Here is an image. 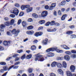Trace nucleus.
Listing matches in <instances>:
<instances>
[{"label":"nucleus","mask_w":76,"mask_h":76,"mask_svg":"<svg viewBox=\"0 0 76 76\" xmlns=\"http://www.w3.org/2000/svg\"><path fill=\"white\" fill-rule=\"evenodd\" d=\"M11 12L12 13L14 14H10V16L11 18H15V15L16 16H18V15L19 13V10H18L16 8H13V10H12Z\"/></svg>","instance_id":"obj_1"},{"label":"nucleus","mask_w":76,"mask_h":76,"mask_svg":"<svg viewBox=\"0 0 76 76\" xmlns=\"http://www.w3.org/2000/svg\"><path fill=\"white\" fill-rule=\"evenodd\" d=\"M36 56V58H35V61H43L45 59L44 58V57H42V56L41 55H39V54L35 55Z\"/></svg>","instance_id":"obj_2"},{"label":"nucleus","mask_w":76,"mask_h":76,"mask_svg":"<svg viewBox=\"0 0 76 76\" xmlns=\"http://www.w3.org/2000/svg\"><path fill=\"white\" fill-rule=\"evenodd\" d=\"M14 67V65H12L11 66H10V67L9 68L7 67V66H4L3 67V69L4 70V71H9L10 69H12L13 67Z\"/></svg>","instance_id":"obj_3"},{"label":"nucleus","mask_w":76,"mask_h":76,"mask_svg":"<svg viewBox=\"0 0 76 76\" xmlns=\"http://www.w3.org/2000/svg\"><path fill=\"white\" fill-rule=\"evenodd\" d=\"M57 49V47H56L53 48H51L47 50H46V52H47V53H48L49 52H50V51H54L56 50Z\"/></svg>","instance_id":"obj_4"},{"label":"nucleus","mask_w":76,"mask_h":76,"mask_svg":"<svg viewBox=\"0 0 76 76\" xmlns=\"http://www.w3.org/2000/svg\"><path fill=\"white\" fill-rule=\"evenodd\" d=\"M76 69V67L73 65H72L70 66V70L71 72H74L75 70Z\"/></svg>","instance_id":"obj_5"},{"label":"nucleus","mask_w":76,"mask_h":76,"mask_svg":"<svg viewBox=\"0 0 76 76\" xmlns=\"http://www.w3.org/2000/svg\"><path fill=\"white\" fill-rule=\"evenodd\" d=\"M42 17L43 18H45L47 16V11H43L42 13Z\"/></svg>","instance_id":"obj_6"},{"label":"nucleus","mask_w":76,"mask_h":76,"mask_svg":"<svg viewBox=\"0 0 76 76\" xmlns=\"http://www.w3.org/2000/svg\"><path fill=\"white\" fill-rule=\"evenodd\" d=\"M64 58L66 61H69L70 59V56L69 55H66L64 56Z\"/></svg>","instance_id":"obj_7"},{"label":"nucleus","mask_w":76,"mask_h":76,"mask_svg":"<svg viewBox=\"0 0 76 76\" xmlns=\"http://www.w3.org/2000/svg\"><path fill=\"white\" fill-rule=\"evenodd\" d=\"M10 42L9 41H4L3 42V44L5 46H7V45H10Z\"/></svg>","instance_id":"obj_8"},{"label":"nucleus","mask_w":76,"mask_h":76,"mask_svg":"<svg viewBox=\"0 0 76 76\" xmlns=\"http://www.w3.org/2000/svg\"><path fill=\"white\" fill-rule=\"evenodd\" d=\"M54 56V54L53 53H48L47 55L46 56L48 57H53Z\"/></svg>","instance_id":"obj_9"},{"label":"nucleus","mask_w":76,"mask_h":76,"mask_svg":"<svg viewBox=\"0 0 76 76\" xmlns=\"http://www.w3.org/2000/svg\"><path fill=\"white\" fill-rule=\"evenodd\" d=\"M61 47L62 48H63L65 50H69V49H70L69 47L65 45H61Z\"/></svg>","instance_id":"obj_10"},{"label":"nucleus","mask_w":76,"mask_h":76,"mask_svg":"<svg viewBox=\"0 0 76 76\" xmlns=\"http://www.w3.org/2000/svg\"><path fill=\"white\" fill-rule=\"evenodd\" d=\"M57 65V62H53L51 64V66L52 67H55L56 66V65Z\"/></svg>","instance_id":"obj_11"},{"label":"nucleus","mask_w":76,"mask_h":76,"mask_svg":"<svg viewBox=\"0 0 76 76\" xmlns=\"http://www.w3.org/2000/svg\"><path fill=\"white\" fill-rule=\"evenodd\" d=\"M58 72L59 74L61 75H63L64 73L63 71L61 69H58Z\"/></svg>","instance_id":"obj_12"},{"label":"nucleus","mask_w":76,"mask_h":76,"mask_svg":"<svg viewBox=\"0 0 76 76\" xmlns=\"http://www.w3.org/2000/svg\"><path fill=\"white\" fill-rule=\"evenodd\" d=\"M34 33V31H28L26 32L27 34L28 35H32Z\"/></svg>","instance_id":"obj_13"},{"label":"nucleus","mask_w":76,"mask_h":76,"mask_svg":"<svg viewBox=\"0 0 76 76\" xmlns=\"http://www.w3.org/2000/svg\"><path fill=\"white\" fill-rule=\"evenodd\" d=\"M67 17V15L64 14L62 16L61 18V20H65V19H66V18Z\"/></svg>","instance_id":"obj_14"},{"label":"nucleus","mask_w":76,"mask_h":76,"mask_svg":"<svg viewBox=\"0 0 76 76\" xmlns=\"http://www.w3.org/2000/svg\"><path fill=\"white\" fill-rule=\"evenodd\" d=\"M66 75L68 76H72V74L70 72L68 71L66 72Z\"/></svg>","instance_id":"obj_15"},{"label":"nucleus","mask_w":76,"mask_h":76,"mask_svg":"<svg viewBox=\"0 0 76 76\" xmlns=\"http://www.w3.org/2000/svg\"><path fill=\"white\" fill-rule=\"evenodd\" d=\"M32 7H30L28 8L26 10V12L27 13H29V12H32Z\"/></svg>","instance_id":"obj_16"},{"label":"nucleus","mask_w":76,"mask_h":76,"mask_svg":"<svg viewBox=\"0 0 76 76\" xmlns=\"http://www.w3.org/2000/svg\"><path fill=\"white\" fill-rule=\"evenodd\" d=\"M36 48H37V47L35 45H33L31 47V50L33 51H34V50H36Z\"/></svg>","instance_id":"obj_17"},{"label":"nucleus","mask_w":76,"mask_h":76,"mask_svg":"<svg viewBox=\"0 0 76 76\" xmlns=\"http://www.w3.org/2000/svg\"><path fill=\"white\" fill-rule=\"evenodd\" d=\"M62 64L64 66V68H66L67 67V64L65 61H63L62 62Z\"/></svg>","instance_id":"obj_18"},{"label":"nucleus","mask_w":76,"mask_h":76,"mask_svg":"<svg viewBox=\"0 0 76 76\" xmlns=\"http://www.w3.org/2000/svg\"><path fill=\"white\" fill-rule=\"evenodd\" d=\"M57 64V67L59 69H61L62 67V64L60 63H58Z\"/></svg>","instance_id":"obj_19"},{"label":"nucleus","mask_w":76,"mask_h":76,"mask_svg":"<svg viewBox=\"0 0 76 76\" xmlns=\"http://www.w3.org/2000/svg\"><path fill=\"white\" fill-rule=\"evenodd\" d=\"M56 50L57 52L58 53H63V50H60L59 49H57V48L56 50Z\"/></svg>","instance_id":"obj_20"},{"label":"nucleus","mask_w":76,"mask_h":76,"mask_svg":"<svg viewBox=\"0 0 76 76\" xmlns=\"http://www.w3.org/2000/svg\"><path fill=\"white\" fill-rule=\"evenodd\" d=\"M47 41H48V39H46L45 41H43V43L45 45H46V44H47Z\"/></svg>","instance_id":"obj_21"},{"label":"nucleus","mask_w":76,"mask_h":76,"mask_svg":"<svg viewBox=\"0 0 76 76\" xmlns=\"http://www.w3.org/2000/svg\"><path fill=\"white\" fill-rule=\"evenodd\" d=\"M15 23V20L12 19L11 20V22H10V25H13Z\"/></svg>","instance_id":"obj_22"},{"label":"nucleus","mask_w":76,"mask_h":76,"mask_svg":"<svg viewBox=\"0 0 76 76\" xmlns=\"http://www.w3.org/2000/svg\"><path fill=\"white\" fill-rule=\"evenodd\" d=\"M20 32V31L19 30H18L17 31L15 32L14 34L15 37H16L18 35V34L19 32Z\"/></svg>","instance_id":"obj_23"},{"label":"nucleus","mask_w":76,"mask_h":76,"mask_svg":"<svg viewBox=\"0 0 76 76\" xmlns=\"http://www.w3.org/2000/svg\"><path fill=\"white\" fill-rule=\"evenodd\" d=\"M66 1H63L61 3V5L62 6H64L66 4Z\"/></svg>","instance_id":"obj_24"},{"label":"nucleus","mask_w":76,"mask_h":76,"mask_svg":"<svg viewBox=\"0 0 76 76\" xmlns=\"http://www.w3.org/2000/svg\"><path fill=\"white\" fill-rule=\"evenodd\" d=\"M5 25H6V26H9L10 25V22L7 21L6 22H5L4 23Z\"/></svg>","instance_id":"obj_25"},{"label":"nucleus","mask_w":76,"mask_h":76,"mask_svg":"<svg viewBox=\"0 0 76 76\" xmlns=\"http://www.w3.org/2000/svg\"><path fill=\"white\" fill-rule=\"evenodd\" d=\"M39 23L40 25H42V24H44L45 23V21L44 20H41L39 21Z\"/></svg>","instance_id":"obj_26"},{"label":"nucleus","mask_w":76,"mask_h":76,"mask_svg":"<svg viewBox=\"0 0 76 76\" xmlns=\"http://www.w3.org/2000/svg\"><path fill=\"white\" fill-rule=\"evenodd\" d=\"M50 26H53L54 25H55L56 23H55V21H52L51 22H50Z\"/></svg>","instance_id":"obj_27"},{"label":"nucleus","mask_w":76,"mask_h":76,"mask_svg":"<svg viewBox=\"0 0 76 76\" xmlns=\"http://www.w3.org/2000/svg\"><path fill=\"white\" fill-rule=\"evenodd\" d=\"M6 27V26L4 24H1L0 26V28L1 29H4Z\"/></svg>","instance_id":"obj_28"},{"label":"nucleus","mask_w":76,"mask_h":76,"mask_svg":"<svg viewBox=\"0 0 76 76\" xmlns=\"http://www.w3.org/2000/svg\"><path fill=\"white\" fill-rule=\"evenodd\" d=\"M76 37V35H75V34H72L70 36V38L71 39H72V38H75Z\"/></svg>","instance_id":"obj_29"},{"label":"nucleus","mask_w":76,"mask_h":76,"mask_svg":"<svg viewBox=\"0 0 76 76\" xmlns=\"http://www.w3.org/2000/svg\"><path fill=\"white\" fill-rule=\"evenodd\" d=\"M0 64L2 66H4L5 65H6V63L4 62H0Z\"/></svg>","instance_id":"obj_30"},{"label":"nucleus","mask_w":76,"mask_h":76,"mask_svg":"<svg viewBox=\"0 0 76 76\" xmlns=\"http://www.w3.org/2000/svg\"><path fill=\"white\" fill-rule=\"evenodd\" d=\"M32 16H33V17L34 18H38V15L36 14H32Z\"/></svg>","instance_id":"obj_31"},{"label":"nucleus","mask_w":76,"mask_h":76,"mask_svg":"<svg viewBox=\"0 0 76 76\" xmlns=\"http://www.w3.org/2000/svg\"><path fill=\"white\" fill-rule=\"evenodd\" d=\"M17 32V30L16 29H14L13 30H12L11 32L12 34H14V33Z\"/></svg>","instance_id":"obj_32"},{"label":"nucleus","mask_w":76,"mask_h":76,"mask_svg":"<svg viewBox=\"0 0 76 76\" xmlns=\"http://www.w3.org/2000/svg\"><path fill=\"white\" fill-rule=\"evenodd\" d=\"M72 34H73V31H68L66 32V34H68L69 35Z\"/></svg>","instance_id":"obj_33"},{"label":"nucleus","mask_w":76,"mask_h":76,"mask_svg":"<svg viewBox=\"0 0 76 76\" xmlns=\"http://www.w3.org/2000/svg\"><path fill=\"white\" fill-rule=\"evenodd\" d=\"M33 28V27L32 26H29L27 27V29L28 30H30L31 29H32Z\"/></svg>","instance_id":"obj_34"},{"label":"nucleus","mask_w":76,"mask_h":76,"mask_svg":"<svg viewBox=\"0 0 76 76\" xmlns=\"http://www.w3.org/2000/svg\"><path fill=\"white\" fill-rule=\"evenodd\" d=\"M28 71L29 73H31L32 72V69L31 68H29L28 70Z\"/></svg>","instance_id":"obj_35"},{"label":"nucleus","mask_w":76,"mask_h":76,"mask_svg":"<svg viewBox=\"0 0 76 76\" xmlns=\"http://www.w3.org/2000/svg\"><path fill=\"white\" fill-rule=\"evenodd\" d=\"M32 57V55H28L26 57L27 59H30Z\"/></svg>","instance_id":"obj_36"},{"label":"nucleus","mask_w":76,"mask_h":76,"mask_svg":"<svg viewBox=\"0 0 76 76\" xmlns=\"http://www.w3.org/2000/svg\"><path fill=\"white\" fill-rule=\"evenodd\" d=\"M71 57L72 58H76V55L75 54H72L71 55Z\"/></svg>","instance_id":"obj_37"},{"label":"nucleus","mask_w":76,"mask_h":76,"mask_svg":"<svg viewBox=\"0 0 76 76\" xmlns=\"http://www.w3.org/2000/svg\"><path fill=\"white\" fill-rule=\"evenodd\" d=\"M51 5L53 7H55L56 6V3H53L51 4Z\"/></svg>","instance_id":"obj_38"},{"label":"nucleus","mask_w":76,"mask_h":76,"mask_svg":"<svg viewBox=\"0 0 76 76\" xmlns=\"http://www.w3.org/2000/svg\"><path fill=\"white\" fill-rule=\"evenodd\" d=\"M26 21H23L22 22V25L23 26H26Z\"/></svg>","instance_id":"obj_39"},{"label":"nucleus","mask_w":76,"mask_h":76,"mask_svg":"<svg viewBox=\"0 0 76 76\" xmlns=\"http://www.w3.org/2000/svg\"><path fill=\"white\" fill-rule=\"evenodd\" d=\"M65 53H66V54H68V55L71 54V52L69 51H66L65 52Z\"/></svg>","instance_id":"obj_40"},{"label":"nucleus","mask_w":76,"mask_h":76,"mask_svg":"<svg viewBox=\"0 0 76 76\" xmlns=\"http://www.w3.org/2000/svg\"><path fill=\"white\" fill-rule=\"evenodd\" d=\"M21 8L23 10H24L25 9V5H22L21 7Z\"/></svg>","instance_id":"obj_41"},{"label":"nucleus","mask_w":76,"mask_h":76,"mask_svg":"<svg viewBox=\"0 0 76 76\" xmlns=\"http://www.w3.org/2000/svg\"><path fill=\"white\" fill-rule=\"evenodd\" d=\"M50 22H48L45 24V26H48L50 25Z\"/></svg>","instance_id":"obj_42"},{"label":"nucleus","mask_w":76,"mask_h":76,"mask_svg":"<svg viewBox=\"0 0 76 76\" xmlns=\"http://www.w3.org/2000/svg\"><path fill=\"white\" fill-rule=\"evenodd\" d=\"M58 15H59L60 16H61V15H62V13L61 12V11L60 10H59L58 12Z\"/></svg>","instance_id":"obj_43"},{"label":"nucleus","mask_w":76,"mask_h":76,"mask_svg":"<svg viewBox=\"0 0 76 76\" xmlns=\"http://www.w3.org/2000/svg\"><path fill=\"white\" fill-rule=\"evenodd\" d=\"M34 36L36 37H39L38 32H37L36 33H35L34 34Z\"/></svg>","instance_id":"obj_44"},{"label":"nucleus","mask_w":76,"mask_h":76,"mask_svg":"<svg viewBox=\"0 0 76 76\" xmlns=\"http://www.w3.org/2000/svg\"><path fill=\"white\" fill-rule=\"evenodd\" d=\"M25 57H26V56H25V55L24 54L21 57V59L22 60H23V59L25 58Z\"/></svg>","instance_id":"obj_45"},{"label":"nucleus","mask_w":76,"mask_h":76,"mask_svg":"<svg viewBox=\"0 0 76 76\" xmlns=\"http://www.w3.org/2000/svg\"><path fill=\"white\" fill-rule=\"evenodd\" d=\"M23 15H24V13H23V12H21L20 13L19 16H23Z\"/></svg>","instance_id":"obj_46"},{"label":"nucleus","mask_w":76,"mask_h":76,"mask_svg":"<svg viewBox=\"0 0 76 76\" xmlns=\"http://www.w3.org/2000/svg\"><path fill=\"white\" fill-rule=\"evenodd\" d=\"M45 8L46 10H48L49 9V7L48 5H46L45 6Z\"/></svg>","instance_id":"obj_47"},{"label":"nucleus","mask_w":76,"mask_h":76,"mask_svg":"<svg viewBox=\"0 0 76 76\" xmlns=\"http://www.w3.org/2000/svg\"><path fill=\"white\" fill-rule=\"evenodd\" d=\"M15 7H19V4L18 3H16L15 4Z\"/></svg>","instance_id":"obj_48"},{"label":"nucleus","mask_w":76,"mask_h":76,"mask_svg":"<svg viewBox=\"0 0 76 76\" xmlns=\"http://www.w3.org/2000/svg\"><path fill=\"white\" fill-rule=\"evenodd\" d=\"M38 33L39 34V36H41V35L43 34L42 32H38Z\"/></svg>","instance_id":"obj_49"},{"label":"nucleus","mask_w":76,"mask_h":76,"mask_svg":"<svg viewBox=\"0 0 76 76\" xmlns=\"http://www.w3.org/2000/svg\"><path fill=\"white\" fill-rule=\"evenodd\" d=\"M53 8H54V7H53L51 5L50 6H49V10H52Z\"/></svg>","instance_id":"obj_50"},{"label":"nucleus","mask_w":76,"mask_h":76,"mask_svg":"<svg viewBox=\"0 0 76 76\" xmlns=\"http://www.w3.org/2000/svg\"><path fill=\"white\" fill-rule=\"evenodd\" d=\"M20 61H18V62H16L15 63L14 65L16 66V65H18L19 64H20Z\"/></svg>","instance_id":"obj_51"},{"label":"nucleus","mask_w":76,"mask_h":76,"mask_svg":"<svg viewBox=\"0 0 76 76\" xmlns=\"http://www.w3.org/2000/svg\"><path fill=\"white\" fill-rule=\"evenodd\" d=\"M50 76H56V74H54V73H51L50 74Z\"/></svg>","instance_id":"obj_52"},{"label":"nucleus","mask_w":76,"mask_h":76,"mask_svg":"<svg viewBox=\"0 0 76 76\" xmlns=\"http://www.w3.org/2000/svg\"><path fill=\"white\" fill-rule=\"evenodd\" d=\"M22 22V20L20 19L18 21V25H20V23H21V22Z\"/></svg>","instance_id":"obj_53"},{"label":"nucleus","mask_w":76,"mask_h":76,"mask_svg":"<svg viewBox=\"0 0 76 76\" xmlns=\"http://www.w3.org/2000/svg\"><path fill=\"white\" fill-rule=\"evenodd\" d=\"M4 19L5 21H7L8 20H9V18L7 17H5L4 18Z\"/></svg>","instance_id":"obj_54"},{"label":"nucleus","mask_w":76,"mask_h":76,"mask_svg":"<svg viewBox=\"0 0 76 76\" xmlns=\"http://www.w3.org/2000/svg\"><path fill=\"white\" fill-rule=\"evenodd\" d=\"M18 67H19V66H14V67H12L13 69H18Z\"/></svg>","instance_id":"obj_55"},{"label":"nucleus","mask_w":76,"mask_h":76,"mask_svg":"<svg viewBox=\"0 0 76 76\" xmlns=\"http://www.w3.org/2000/svg\"><path fill=\"white\" fill-rule=\"evenodd\" d=\"M28 22H32V18H29L28 20Z\"/></svg>","instance_id":"obj_56"},{"label":"nucleus","mask_w":76,"mask_h":76,"mask_svg":"<svg viewBox=\"0 0 76 76\" xmlns=\"http://www.w3.org/2000/svg\"><path fill=\"white\" fill-rule=\"evenodd\" d=\"M24 6L25 8H28L30 7V6L29 5H26Z\"/></svg>","instance_id":"obj_57"},{"label":"nucleus","mask_w":76,"mask_h":76,"mask_svg":"<svg viewBox=\"0 0 76 76\" xmlns=\"http://www.w3.org/2000/svg\"><path fill=\"white\" fill-rule=\"evenodd\" d=\"M55 25L56 26H60V24H59L58 23H55Z\"/></svg>","instance_id":"obj_58"},{"label":"nucleus","mask_w":76,"mask_h":76,"mask_svg":"<svg viewBox=\"0 0 76 76\" xmlns=\"http://www.w3.org/2000/svg\"><path fill=\"white\" fill-rule=\"evenodd\" d=\"M71 53H73V54H76V51L75 50H72L71 51Z\"/></svg>","instance_id":"obj_59"},{"label":"nucleus","mask_w":76,"mask_h":76,"mask_svg":"<svg viewBox=\"0 0 76 76\" xmlns=\"http://www.w3.org/2000/svg\"><path fill=\"white\" fill-rule=\"evenodd\" d=\"M12 58V57H9V58L6 59V60L7 61H9L10 60V59H11Z\"/></svg>","instance_id":"obj_60"},{"label":"nucleus","mask_w":76,"mask_h":76,"mask_svg":"<svg viewBox=\"0 0 76 76\" xmlns=\"http://www.w3.org/2000/svg\"><path fill=\"white\" fill-rule=\"evenodd\" d=\"M18 54H16L14 55L13 56V57H18Z\"/></svg>","instance_id":"obj_61"},{"label":"nucleus","mask_w":76,"mask_h":76,"mask_svg":"<svg viewBox=\"0 0 76 76\" xmlns=\"http://www.w3.org/2000/svg\"><path fill=\"white\" fill-rule=\"evenodd\" d=\"M18 53H21L22 52H23V51L22 50H18L17 51Z\"/></svg>","instance_id":"obj_62"},{"label":"nucleus","mask_w":76,"mask_h":76,"mask_svg":"<svg viewBox=\"0 0 76 76\" xmlns=\"http://www.w3.org/2000/svg\"><path fill=\"white\" fill-rule=\"evenodd\" d=\"M69 28H75V26H69Z\"/></svg>","instance_id":"obj_63"},{"label":"nucleus","mask_w":76,"mask_h":76,"mask_svg":"<svg viewBox=\"0 0 76 76\" xmlns=\"http://www.w3.org/2000/svg\"><path fill=\"white\" fill-rule=\"evenodd\" d=\"M73 6L75 7H76V2H74L73 3Z\"/></svg>","instance_id":"obj_64"}]
</instances>
